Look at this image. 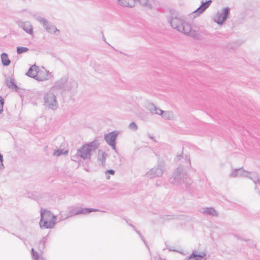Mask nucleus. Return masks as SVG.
<instances>
[{
	"instance_id": "nucleus-30",
	"label": "nucleus",
	"mask_w": 260,
	"mask_h": 260,
	"mask_svg": "<svg viewBox=\"0 0 260 260\" xmlns=\"http://www.w3.org/2000/svg\"><path fill=\"white\" fill-rule=\"evenodd\" d=\"M156 112H154L153 114H156L162 115L164 111H162V110H161L160 109H159L158 108H157L156 107Z\"/></svg>"
},
{
	"instance_id": "nucleus-6",
	"label": "nucleus",
	"mask_w": 260,
	"mask_h": 260,
	"mask_svg": "<svg viewBox=\"0 0 260 260\" xmlns=\"http://www.w3.org/2000/svg\"><path fill=\"white\" fill-rule=\"evenodd\" d=\"M230 14V9L229 7H225L223 9L222 12H218L214 18V21L219 25H222L226 20L229 15Z\"/></svg>"
},
{
	"instance_id": "nucleus-20",
	"label": "nucleus",
	"mask_w": 260,
	"mask_h": 260,
	"mask_svg": "<svg viewBox=\"0 0 260 260\" xmlns=\"http://www.w3.org/2000/svg\"><path fill=\"white\" fill-rule=\"evenodd\" d=\"M106 156H107V155L105 154V153L103 151L101 150L98 151V152L96 154V157L97 158V160L99 161H105Z\"/></svg>"
},
{
	"instance_id": "nucleus-9",
	"label": "nucleus",
	"mask_w": 260,
	"mask_h": 260,
	"mask_svg": "<svg viewBox=\"0 0 260 260\" xmlns=\"http://www.w3.org/2000/svg\"><path fill=\"white\" fill-rule=\"evenodd\" d=\"M163 168L161 166H157L153 168L146 173L148 177L153 178L160 177L163 173Z\"/></svg>"
},
{
	"instance_id": "nucleus-4",
	"label": "nucleus",
	"mask_w": 260,
	"mask_h": 260,
	"mask_svg": "<svg viewBox=\"0 0 260 260\" xmlns=\"http://www.w3.org/2000/svg\"><path fill=\"white\" fill-rule=\"evenodd\" d=\"M230 176L232 177H248L255 184L260 182L259 177L257 173L244 171L242 168L232 170Z\"/></svg>"
},
{
	"instance_id": "nucleus-25",
	"label": "nucleus",
	"mask_w": 260,
	"mask_h": 260,
	"mask_svg": "<svg viewBox=\"0 0 260 260\" xmlns=\"http://www.w3.org/2000/svg\"><path fill=\"white\" fill-rule=\"evenodd\" d=\"M28 48L24 47H17V51L18 54L22 53L28 51Z\"/></svg>"
},
{
	"instance_id": "nucleus-15",
	"label": "nucleus",
	"mask_w": 260,
	"mask_h": 260,
	"mask_svg": "<svg viewBox=\"0 0 260 260\" xmlns=\"http://www.w3.org/2000/svg\"><path fill=\"white\" fill-rule=\"evenodd\" d=\"M45 100L47 105L49 107H53L56 105L55 97L52 94H47L45 97Z\"/></svg>"
},
{
	"instance_id": "nucleus-27",
	"label": "nucleus",
	"mask_w": 260,
	"mask_h": 260,
	"mask_svg": "<svg viewBox=\"0 0 260 260\" xmlns=\"http://www.w3.org/2000/svg\"><path fill=\"white\" fill-rule=\"evenodd\" d=\"M167 249L170 251H176V252H178L180 253H181L182 254H185V253H183V250H178L176 249H174L172 247H171L170 246H167Z\"/></svg>"
},
{
	"instance_id": "nucleus-13",
	"label": "nucleus",
	"mask_w": 260,
	"mask_h": 260,
	"mask_svg": "<svg viewBox=\"0 0 260 260\" xmlns=\"http://www.w3.org/2000/svg\"><path fill=\"white\" fill-rule=\"evenodd\" d=\"M201 212L204 215H209L211 216H217L218 215L217 212L212 207H206L202 208Z\"/></svg>"
},
{
	"instance_id": "nucleus-21",
	"label": "nucleus",
	"mask_w": 260,
	"mask_h": 260,
	"mask_svg": "<svg viewBox=\"0 0 260 260\" xmlns=\"http://www.w3.org/2000/svg\"><path fill=\"white\" fill-rule=\"evenodd\" d=\"M187 36H189L195 39L199 40L201 38V35L198 31L195 30L193 29L191 30Z\"/></svg>"
},
{
	"instance_id": "nucleus-35",
	"label": "nucleus",
	"mask_w": 260,
	"mask_h": 260,
	"mask_svg": "<svg viewBox=\"0 0 260 260\" xmlns=\"http://www.w3.org/2000/svg\"><path fill=\"white\" fill-rule=\"evenodd\" d=\"M3 161V156L0 154V162Z\"/></svg>"
},
{
	"instance_id": "nucleus-10",
	"label": "nucleus",
	"mask_w": 260,
	"mask_h": 260,
	"mask_svg": "<svg viewBox=\"0 0 260 260\" xmlns=\"http://www.w3.org/2000/svg\"><path fill=\"white\" fill-rule=\"evenodd\" d=\"M117 136V133L113 132L107 134L105 137L106 142L112 146L113 149H115V141Z\"/></svg>"
},
{
	"instance_id": "nucleus-1",
	"label": "nucleus",
	"mask_w": 260,
	"mask_h": 260,
	"mask_svg": "<svg viewBox=\"0 0 260 260\" xmlns=\"http://www.w3.org/2000/svg\"><path fill=\"white\" fill-rule=\"evenodd\" d=\"M170 182L176 186L185 185L188 186L191 183V180L188 176L186 171L181 168H177L169 179Z\"/></svg>"
},
{
	"instance_id": "nucleus-19",
	"label": "nucleus",
	"mask_w": 260,
	"mask_h": 260,
	"mask_svg": "<svg viewBox=\"0 0 260 260\" xmlns=\"http://www.w3.org/2000/svg\"><path fill=\"white\" fill-rule=\"evenodd\" d=\"M135 3H139L141 6L146 8H151V5L150 3V0H133Z\"/></svg>"
},
{
	"instance_id": "nucleus-28",
	"label": "nucleus",
	"mask_w": 260,
	"mask_h": 260,
	"mask_svg": "<svg viewBox=\"0 0 260 260\" xmlns=\"http://www.w3.org/2000/svg\"><path fill=\"white\" fill-rule=\"evenodd\" d=\"M119 2L121 5L126 6L128 5V0H119Z\"/></svg>"
},
{
	"instance_id": "nucleus-5",
	"label": "nucleus",
	"mask_w": 260,
	"mask_h": 260,
	"mask_svg": "<svg viewBox=\"0 0 260 260\" xmlns=\"http://www.w3.org/2000/svg\"><path fill=\"white\" fill-rule=\"evenodd\" d=\"M98 147V144L94 142L83 145L78 151V154L81 157L85 159L90 156L91 151L94 150Z\"/></svg>"
},
{
	"instance_id": "nucleus-34",
	"label": "nucleus",
	"mask_w": 260,
	"mask_h": 260,
	"mask_svg": "<svg viewBox=\"0 0 260 260\" xmlns=\"http://www.w3.org/2000/svg\"><path fill=\"white\" fill-rule=\"evenodd\" d=\"M148 136L149 137V138H150L153 141L156 142V140H155L153 136H151L150 134H148Z\"/></svg>"
},
{
	"instance_id": "nucleus-31",
	"label": "nucleus",
	"mask_w": 260,
	"mask_h": 260,
	"mask_svg": "<svg viewBox=\"0 0 260 260\" xmlns=\"http://www.w3.org/2000/svg\"><path fill=\"white\" fill-rule=\"evenodd\" d=\"M4 102L3 99L0 96V113L3 111V108L4 106Z\"/></svg>"
},
{
	"instance_id": "nucleus-2",
	"label": "nucleus",
	"mask_w": 260,
	"mask_h": 260,
	"mask_svg": "<svg viewBox=\"0 0 260 260\" xmlns=\"http://www.w3.org/2000/svg\"><path fill=\"white\" fill-rule=\"evenodd\" d=\"M41 215V219L39 224L41 228L51 229L54 226L56 217L50 211L42 209Z\"/></svg>"
},
{
	"instance_id": "nucleus-22",
	"label": "nucleus",
	"mask_w": 260,
	"mask_h": 260,
	"mask_svg": "<svg viewBox=\"0 0 260 260\" xmlns=\"http://www.w3.org/2000/svg\"><path fill=\"white\" fill-rule=\"evenodd\" d=\"M1 59L2 61L4 66H8L10 64V61L9 59L8 55L6 53H2L1 55Z\"/></svg>"
},
{
	"instance_id": "nucleus-29",
	"label": "nucleus",
	"mask_w": 260,
	"mask_h": 260,
	"mask_svg": "<svg viewBox=\"0 0 260 260\" xmlns=\"http://www.w3.org/2000/svg\"><path fill=\"white\" fill-rule=\"evenodd\" d=\"M114 174V172L112 170L107 171L106 172L107 179H109L110 178L109 174L113 175Z\"/></svg>"
},
{
	"instance_id": "nucleus-7",
	"label": "nucleus",
	"mask_w": 260,
	"mask_h": 260,
	"mask_svg": "<svg viewBox=\"0 0 260 260\" xmlns=\"http://www.w3.org/2000/svg\"><path fill=\"white\" fill-rule=\"evenodd\" d=\"M183 146H180L178 147L175 161H181L182 162H190L189 156L183 153Z\"/></svg>"
},
{
	"instance_id": "nucleus-16",
	"label": "nucleus",
	"mask_w": 260,
	"mask_h": 260,
	"mask_svg": "<svg viewBox=\"0 0 260 260\" xmlns=\"http://www.w3.org/2000/svg\"><path fill=\"white\" fill-rule=\"evenodd\" d=\"M191 29V25L184 22L183 25H181L180 29H178V31L183 32L186 35H188Z\"/></svg>"
},
{
	"instance_id": "nucleus-32",
	"label": "nucleus",
	"mask_w": 260,
	"mask_h": 260,
	"mask_svg": "<svg viewBox=\"0 0 260 260\" xmlns=\"http://www.w3.org/2000/svg\"><path fill=\"white\" fill-rule=\"evenodd\" d=\"M138 129V126L134 122H131V129L136 131Z\"/></svg>"
},
{
	"instance_id": "nucleus-18",
	"label": "nucleus",
	"mask_w": 260,
	"mask_h": 260,
	"mask_svg": "<svg viewBox=\"0 0 260 260\" xmlns=\"http://www.w3.org/2000/svg\"><path fill=\"white\" fill-rule=\"evenodd\" d=\"M161 116L164 118L168 120H173L174 118V114L171 111H164Z\"/></svg>"
},
{
	"instance_id": "nucleus-8",
	"label": "nucleus",
	"mask_w": 260,
	"mask_h": 260,
	"mask_svg": "<svg viewBox=\"0 0 260 260\" xmlns=\"http://www.w3.org/2000/svg\"><path fill=\"white\" fill-rule=\"evenodd\" d=\"M168 21L170 23L171 27L178 31L185 22L183 19L177 16L172 17L171 18L168 19Z\"/></svg>"
},
{
	"instance_id": "nucleus-24",
	"label": "nucleus",
	"mask_w": 260,
	"mask_h": 260,
	"mask_svg": "<svg viewBox=\"0 0 260 260\" xmlns=\"http://www.w3.org/2000/svg\"><path fill=\"white\" fill-rule=\"evenodd\" d=\"M146 108L150 111L152 114H153L154 112H156V106L152 103H148L147 105Z\"/></svg>"
},
{
	"instance_id": "nucleus-17",
	"label": "nucleus",
	"mask_w": 260,
	"mask_h": 260,
	"mask_svg": "<svg viewBox=\"0 0 260 260\" xmlns=\"http://www.w3.org/2000/svg\"><path fill=\"white\" fill-rule=\"evenodd\" d=\"M45 29L50 34L55 33L58 30L53 25L46 22L44 23Z\"/></svg>"
},
{
	"instance_id": "nucleus-3",
	"label": "nucleus",
	"mask_w": 260,
	"mask_h": 260,
	"mask_svg": "<svg viewBox=\"0 0 260 260\" xmlns=\"http://www.w3.org/2000/svg\"><path fill=\"white\" fill-rule=\"evenodd\" d=\"M28 76L36 78L39 81L47 80L49 77V73L43 67L36 65L32 66L27 72Z\"/></svg>"
},
{
	"instance_id": "nucleus-26",
	"label": "nucleus",
	"mask_w": 260,
	"mask_h": 260,
	"mask_svg": "<svg viewBox=\"0 0 260 260\" xmlns=\"http://www.w3.org/2000/svg\"><path fill=\"white\" fill-rule=\"evenodd\" d=\"M95 211H96V210L95 209L85 208V209H82V211H81L80 212V213H82V214H85V213H89V212Z\"/></svg>"
},
{
	"instance_id": "nucleus-11",
	"label": "nucleus",
	"mask_w": 260,
	"mask_h": 260,
	"mask_svg": "<svg viewBox=\"0 0 260 260\" xmlns=\"http://www.w3.org/2000/svg\"><path fill=\"white\" fill-rule=\"evenodd\" d=\"M206 253L204 252L193 251L187 260H202L206 256Z\"/></svg>"
},
{
	"instance_id": "nucleus-14",
	"label": "nucleus",
	"mask_w": 260,
	"mask_h": 260,
	"mask_svg": "<svg viewBox=\"0 0 260 260\" xmlns=\"http://www.w3.org/2000/svg\"><path fill=\"white\" fill-rule=\"evenodd\" d=\"M59 149L55 150L53 153V155L55 156H59L61 155H66L69 152V149L68 145H61Z\"/></svg>"
},
{
	"instance_id": "nucleus-23",
	"label": "nucleus",
	"mask_w": 260,
	"mask_h": 260,
	"mask_svg": "<svg viewBox=\"0 0 260 260\" xmlns=\"http://www.w3.org/2000/svg\"><path fill=\"white\" fill-rule=\"evenodd\" d=\"M24 29L28 34L32 33V28L29 23H25L24 24Z\"/></svg>"
},
{
	"instance_id": "nucleus-12",
	"label": "nucleus",
	"mask_w": 260,
	"mask_h": 260,
	"mask_svg": "<svg viewBox=\"0 0 260 260\" xmlns=\"http://www.w3.org/2000/svg\"><path fill=\"white\" fill-rule=\"evenodd\" d=\"M211 3V0L206 1L205 2H204L203 0H202L201 5L196 10L194 11V13L198 15L202 14L209 7Z\"/></svg>"
},
{
	"instance_id": "nucleus-33",
	"label": "nucleus",
	"mask_w": 260,
	"mask_h": 260,
	"mask_svg": "<svg viewBox=\"0 0 260 260\" xmlns=\"http://www.w3.org/2000/svg\"><path fill=\"white\" fill-rule=\"evenodd\" d=\"M131 227H132V228H133V229L134 230V231H135V232L136 233H137V234H138V235L140 236V237L142 238V239L143 240V239L142 237H141V235H140V233H139V232H138V231L136 230L134 226H132V225H131Z\"/></svg>"
}]
</instances>
